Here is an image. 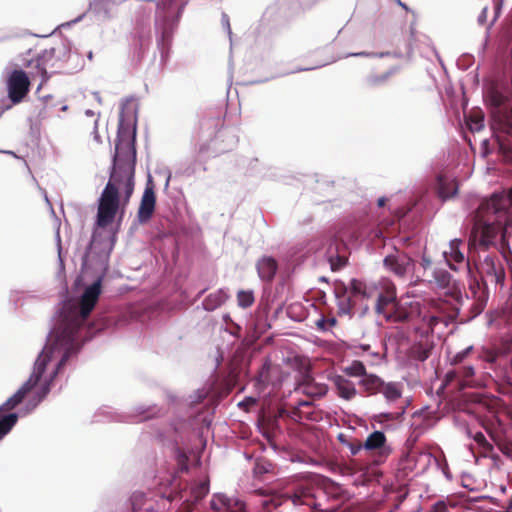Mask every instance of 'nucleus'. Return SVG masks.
Returning a JSON list of instances; mask_svg holds the SVG:
<instances>
[{
	"instance_id": "15",
	"label": "nucleus",
	"mask_w": 512,
	"mask_h": 512,
	"mask_svg": "<svg viewBox=\"0 0 512 512\" xmlns=\"http://www.w3.org/2000/svg\"><path fill=\"white\" fill-rule=\"evenodd\" d=\"M380 285L381 283L352 279L350 281V292L354 297L370 300L374 299L376 295H378Z\"/></svg>"
},
{
	"instance_id": "20",
	"label": "nucleus",
	"mask_w": 512,
	"mask_h": 512,
	"mask_svg": "<svg viewBox=\"0 0 512 512\" xmlns=\"http://www.w3.org/2000/svg\"><path fill=\"white\" fill-rule=\"evenodd\" d=\"M278 263L270 256H264L257 262L259 277L266 282H271L277 272Z\"/></svg>"
},
{
	"instance_id": "43",
	"label": "nucleus",
	"mask_w": 512,
	"mask_h": 512,
	"mask_svg": "<svg viewBox=\"0 0 512 512\" xmlns=\"http://www.w3.org/2000/svg\"><path fill=\"white\" fill-rule=\"evenodd\" d=\"M196 502L194 500L186 499L180 506L177 512H191L195 507Z\"/></svg>"
},
{
	"instance_id": "60",
	"label": "nucleus",
	"mask_w": 512,
	"mask_h": 512,
	"mask_svg": "<svg viewBox=\"0 0 512 512\" xmlns=\"http://www.w3.org/2000/svg\"><path fill=\"white\" fill-rule=\"evenodd\" d=\"M503 0H499L498 3L496 4V7H499L501 4H502Z\"/></svg>"
},
{
	"instance_id": "22",
	"label": "nucleus",
	"mask_w": 512,
	"mask_h": 512,
	"mask_svg": "<svg viewBox=\"0 0 512 512\" xmlns=\"http://www.w3.org/2000/svg\"><path fill=\"white\" fill-rule=\"evenodd\" d=\"M50 361V355L43 351L39 357L37 358L35 364H34V370L30 376V378L25 382L28 386H30L32 389L38 384L40 381L43 373L46 370V366L48 362Z\"/></svg>"
},
{
	"instance_id": "37",
	"label": "nucleus",
	"mask_w": 512,
	"mask_h": 512,
	"mask_svg": "<svg viewBox=\"0 0 512 512\" xmlns=\"http://www.w3.org/2000/svg\"><path fill=\"white\" fill-rule=\"evenodd\" d=\"M328 260L333 271L340 270L347 264V258L344 255H330Z\"/></svg>"
},
{
	"instance_id": "31",
	"label": "nucleus",
	"mask_w": 512,
	"mask_h": 512,
	"mask_svg": "<svg viewBox=\"0 0 512 512\" xmlns=\"http://www.w3.org/2000/svg\"><path fill=\"white\" fill-rule=\"evenodd\" d=\"M209 492L208 481H201L191 487L190 498L196 503L202 500Z\"/></svg>"
},
{
	"instance_id": "3",
	"label": "nucleus",
	"mask_w": 512,
	"mask_h": 512,
	"mask_svg": "<svg viewBox=\"0 0 512 512\" xmlns=\"http://www.w3.org/2000/svg\"><path fill=\"white\" fill-rule=\"evenodd\" d=\"M101 294V279L88 286L80 299L79 306L75 304L64 305L60 320L55 328V338L61 345L72 344L80 327L84 324L95 307Z\"/></svg>"
},
{
	"instance_id": "59",
	"label": "nucleus",
	"mask_w": 512,
	"mask_h": 512,
	"mask_svg": "<svg viewBox=\"0 0 512 512\" xmlns=\"http://www.w3.org/2000/svg\"><path fill=\"white\" fill-rule=\"evenodd\" d=\"M247 402H248V403H255V399H253V398H248V399H247Z\"/></svg>"
},
{
	"instance_id": "30",
	"label": "nucleus",
	"mask_w": 512,
	"mask_h": 512,
	"mask_svg": "<svg viewBox=\"0 0 512 512\" xmlns=\"http://www.w3.org/2000/svg\"><path fill=\"white\" fill-rule=\"evenodd\" d=\"M467 125L471 132H479L484 127V116L480 110L471 112L467 118Z\"/></svg>"
},
{
	"instance_id": "26",
	"label": "nucleus",
	"mask_w": 512,
	"mask_h": 512,
	"mask_svg": "<svg viewBox=\"0 0 512 512\" xmlns=\"http://www.w3.org/2000/svg\"><path fill=\"white\" fill-rule=\"evenodd\" d=\"M386 443V436L382 431H374L363 443V449L366 451H379L381 452Z\"/></svg>"
},
{
	"instance_id": "39",
	"label": "nucleus",
	"mask_w": 512,
	"mask_h": 512,
	"mask_svg": "<svg viewBox=\"0 0 512 512\" xmlns=\"http://www.w3.org/2000/svg\"><path fill=\"white\" fill-rule=\"evenodd\" d=\"M474 440L485 453H490L493 451V445L487 441L485 435L482 432H477L474 435Z\"/></svg>"
},
{
	"instance_id": "33",
	"label": "nucleus",
	"mask_w": 512,
	"mask_h": 512,
	"mask_svg": "<svg viewBox=\"0 0 512 512\" xmlns=\"http://www.w3.org/2000/svg\"><path fill=\"white\" fill-rule=\"evenodd\" d=\"M255 297L251 290H240L237 293L238 305L242 308H248L253 305Z\"/></svg>"
},
{
	"instance_id": "50",
	"label": "nucleus",
	"mask_w": 512,
	"mask_h": 512,
	"mask_svg": "<svg viewBox=\"0 0 512 512\" xmlns=\"http://www.w3.org/2000/svg\"><path fill=\"white\" fill-rule=\"evenodd\" d=\"M326 324H327L328 329L335 327L337 325V319L333 316L326 318Z\"/></svg>"
},
{
	"instance_id": "56",
	"label": "nucleus",
	"mask_w": 512,
	"mask_h": 512,
	"mask_svg": "<svg viewBox=\"0 0 512 512\" xmlns=\"http://www.w3.org/2000/svg\"><path fill=\"white\" fill-rule=\"evenodd\" d=\"M385 202H386V198L381 197L378 199L377 204L379 207H383L385 205Z\"/></svg>"
},
{
	"instance_id": "57",
	"label": "nucleus",
	"mask_w": 512,
	"mask_h": 512,
	"mask_svg": "<svg viewBox=\"0 0 512 512\" xmlns=\"http://www.w3.org/2000/svg\"><path fill=\"white\" fill-rule=\"evenodd\" d=\"M176 497H177V495H172L171 494V495L168 496V500L169 501H173L174 499H176Z\"/></svg>"
},
{
	"instance_id": "53",
	"label": "nucleus",
	"mask_w": 512,
	"mask_h": 512,
	"mask_svg": "<svg viewBox=\"0 0 512 512\" xmlns=\"http://www.w3.org/2000/svg\"><path fill=\"white\" fill-rule=\"evenodd\" d=\"M214 121H215V126H216V127H219V128H221V127L223 126V124H224V119H222V118H220V117H218V118H217V119H215Z\"/></svg>"
},
{
	"instance_id": "25",
	"label": "nucleus",
	"mask_w": 512,
	"mask_h": 512,
	"mask_svg": "<svg viewBox=\"0 0 512 512\" xmlns=\"http://www.w3.org/2000/svg\"><path fill=\"white\" fill-rule=\"evenodd\" d=\"M433 349L434 342L427 338L425 340L419 341L412 347L411 356L415 360L423 362L430 357Z\"/></svg>"
},
{
	"instance_id": "49",
	"label": "nucleus",
	"mask_w": 512,
	"mask_h": 512,
	"mask_svg": "<svg viewBox=\"0 0 512 512\" xmlns=\"http://www.w3.org/2000/svg\"><path fill=\"white\" fill-rule=\"evenodd\" d=\"M459 377V372L458 370L457 371H449L447 374H446V380L447 382H451L453 381L454 379L458 378Z\"/></svg>"
},
{
	"instance_id": "19",
	"label": "nucleus",
	"mask_w": 512,
	"mask_h": 512,
	"mask_svg": "<svg viewBox=\"0 0 512 512\" xmlns=\"http://www.w3.org/2000/svg\"><path fill=\"white\" fill-rule=\"evenodd\" d=\"M433 279L439 289H448L447 294L453 296L455 299L460 297V291L457 290L455 284H452L451 275L448 271L445 269H435Z\"/></svg>"
},
{
	"instance_id": "48",
	"label": "nucleus",
	"mask_w": 512,
	"mask_h": 512,
	"mask_svg": "<svg viewBox=\"0 0 512 512\" xmlns=\"http://www.w3.org/2000/svg\"><path fill=\"white\" fill-rule=\"evenodd\" d=\"M471 348H468L467 350L461 352V353H458L457 355H455L454 357V362L455 363H460L463 361L464 357L466 356V354L468 353V351L470 350Z\"/></svg>"
},
{
	"instance_id": "18",
	"label": "nucleus",
	"mask_w": 512,
	"mask_h": 512,
	"mask_svg": "<svg viewBox=\"0 0 512 512\" xmlns=\"http://www.w3.org/2000/svg\"><path fill=\"white\" fill-rule=\"evenodd\" d=\"M462 245V240L453 239L450 241L449 250L444 251L443 253L447 263L453 270H457L455 264H463L468 266V262H465V256L463 252L460 250V246Z\"/></svg>"
},
{
	"instance_id": "45",
	"label": "nucleus",
	"mask_w": 512,
	"mask_h": 512,
	"mask_svg": "<svg viewBox=\"0 0 512 512\" xmlns=\"http://www.w3.org/2000/svg\"><path fill=\"white\" fill-rule=\"evenodd\" d=\"M315 325L319 331H327L328 330V327L326 324V318L324 316H322L321 318L316 320Z\"/></svg>"
},
{
	"instance_id": "27",
	"label": "nucleus",
	"mask_w": 512,
	"mask_h": 512,
	"mask_svg": "<svg viewBox=\"0 0 512 512\" xmlns=\"http://www.w3.org/2000/svg\"><path fill=\"white\" fill-rule=\"evenodd\" d=\"M380 394H382L387 401L394 402L402 396V385L398 382L386 383L384 381L380 390Z\"/></svg>"
},
{
	"instance_id": "1",
	"label": "nucleus",
	"mask_w": 512,
	"mask_h": 512,
	"mask_svg": "<svg viewBox=\"0 0 512 512\" xmlns=\"http://www.w3.org/2000/svg\"><path fill=\"white\" fill-rule=\"evenodd\" d=\"M135 136V124L132 125L123 118L120 119L113 157L114 167L98 204L97 225L99 227L105 228L112 224L121 205V200L122 205L126 206L133 194V174L119 163L129 164L135 161Z\"/></svg>"
},
{
	"instance_id": "40",
	"label": "nucleus",
	"mask_w": 512,
	"mask_h": 512,
	"mask_svg": "<svg viewBox=\"0 0 512 512\" xmlns=\"http://www.w3.org/2000/svg\"><path fill=\"white\" fill-rule=\"evenodd\" d=\"M311 402L310 401H307V400H303V401H299L297 406H294L291 410V417L293 419H297V420H300L303 418V411H302V407H310L311 406Z\"/></svg>"
},
{
	"instance_id": "54",
	"label": "nucleus",
	"mask_w": 512,
	"mask_h": 512,
	"mask_svg": "<svg viewBox=\"0 0 512 512\" xmlns=\"http://www.w3.org/2000/svg\"><path fill=\"white\" fill-rule=\"evenodd\" d=\"M268 422H269V423H268V424H269V428L274 429V428L276 427V424H277V419H276V418H274V419H269V421H268Z\"/></svg>"
},
{
	"instance_id": "61",
	"label": "nucleus",
	"mask_w": 512,
	"mask_h": 512,
	"mask_svg": "<svg viewBox=\"0 0 512 512\" xmlns=\"http://www.w3.org/2000/svg\"><path fill=\"white\" fill-rule=\"evenodd\" d=\"M284 412H285V410H284V409H281V410L279 411V415H280V416H282Z\"/></svg>"
},
{
	"instance_id": "36",
	"label": "nucleus",
	"mask_w": 512,
	"mask_h": 512,
	"mask_svg": "<svg viewBox=\"0 0 512 512\" xmlns=\"http://www.w3.org/2000/svg\"><path fill=\"white\" fill-rule=\"evenodd\" d=\"M312 495L310 494L309 490L308 489H300L298 491H296L293 495H292V501L295 503V504H306V505H309V498L311 497Z\"/></svg>"
},
{
	"instance_id": "21",
	"label": "nucleus",
	"mask_w": 512,
	"mask_h": 512,
	"mask_svg": "<svg viewBox=\"0 0 512 512\" xmlns=\"http://www.w3.org/2000/svg\"><path fill=\"white\" fill-rule=\"evenodd\" d=\"M333 383L337 389L338 396L345 400H351L357 395L355 384L342 375H336Z\"/></svg>"
},
{
	"instance_id": "6",
	"label": "nucleus",
	"mask_w": 512,
	"mask_h": 512,
	"mask_svg": "<svg viewBox=\"0 0 512 512\" xmlns=\"http://www.w3.org/2000/svg\"><path fill=\"white\" fill-rule=\"evenodd\" d=\"M66 51L65 45L45 49L41 53L33 55L24 65L36 68L39 75L47 78L48 73H56L57 69L60 68V56H64Z\"/></svg>"
},
{
	"instance_id": "42",
	"label": "nucleus",
	"mask_w": 512,
	"mask_h": 512,
	"mask_svg": "<svg viewBox=\"0 0 512 512\" xmlns=\"http://www.w3.org/2000/svg\"><path fill=\"white\" fill-rule=\"evenodd\" d=\"M426 512H449V505L446 500H439L432 504Z\"/></svg>"
},
{
	"instance_id": "10",
	"label": "nucleus",
	"mask_w": 512,
	"mask_h": 512,
	"mask_svg": "<svg viewBox=\"0 0 512 512\" xmlns=\"http://www.w3.org/2000/svg\"><path fill=\"white\" fill-rule=\"evenodd\" d=\"M156 207L155 185L151 177L146 183L137 212L139 223H147L153 216Z\"/></svg>"
},
{
	"instance_id": "28",
	"label": "nucleus",
	"mask_w": 512,
	"mask_h": 512,
	"mask_svg": "<svg viewBox=\"0 0 512 512\" xmlns=\"http://www.w3.org/2000/svg\"><path fill=\"white\" fill-rule=\"evenodd\" d=\"M313 379L306 375L303 379L301 387H303V392L307 395L311 396H323L327 392V386L324 384H312Z\"/></svg>"
},
{
	"instance_id": "4",
	"label": "nucleus",
	"mask_w": 512,
	"mask_h": 512,
	"mask_svg": "<svg viewBox=\"0 0 512 512\" xmlns=\"http://www.w3.org/2000/svg\"><path fill=\"white\" fill-rule=\"evenodd\" d=\"M487 102L490 106L492 128L494 130L510 133L512 131V101L498 89H491Z\"/></svg>"
},
{
	"instance_id": "12",
	"label": "nucleus",
	"mask_w": 512,
	"mask_h": 512,
	"mask_svg": "<svg viewBox=\"0 0 512 512\" xmlns=\"http://www.w3.org/2000/svg\"><path fill=\"white\" fill-rule=\"evenodd\" d=\"M384 266L399 278H404L413 267V260L404 252L396 251L383 260Z\"/></svg>"
},
{
	"instance_id": "32",
	"label": "nucleus",
	"mask_w": 512,
	"mask_h": 512,
	"mask_svg": "<svg viewBox=\"0 0 512 512\" xmlns=\"http://www.w3.org/2000/svg\"><path fill=\"white\" fill-rule=\"evenodd\" d=\"M391 74L390 71L381 74H371L366 78V85L370 88L378 87L386 83Z\"/></svg>"
},
{
	"instance_id": "9",
	"label": "nucleus",
	"mask_w": 512,
	"mask_h": 512,
	"mask_svg": "<svg viewBox=\"0 0 512 512\" xmlns=\"http://www.w3.org/2000/svg\"><path fill=\"white\" fill-rule=\"evenodd\" d=\"M421 316V306L419 302H396L391 311L386 314V321L392 323H406Z\"/></svg>"
},
{
	"instance_id": "47",
	"label": "nucleus",
	"mask_w": 512,
	"mask_h": 512,
	"mask_svg": "<svg viewBox=\"0 0 512 512\" xmlns=\"http://www.w3.org/2000/svg\"><path fill=\"white\" fill-rule=\"evenodd\" d=\"M136 110H137V104L133 100L127 101L123 107V111H136Z\"/></svg>"
},
{
	"instance_id": "13",
	"label": "nucleus",
	"mask_w": 512,
	"mask_h": 512,
	"mask_svg": "<svg viewBox=\"0 0 512 512\" xmlns=\"http://www.w3.org/2000/svg\"><path fill=\"white\" fill-rule=\"evenodd\" d=\"M284 375L279 365H274L266 361L258 373L257 382L263 386L279 387L283 381Z\"/></svg>"
},
{
	"instance_id": "11",
	"label": "nucleus",
	"mask_w": 512,
	"mask_h": 512,
	"mask_svg": "<svg viewBox=\"0 0 512 512\" xmlns=\"http://www.w3.org/2000/svg\"><path fill=\"white\" fill-rule=\"evenodd\" d=\"M375 311L377 314H381L386 317L393 304L397 302L396 287L393 283L384 281L378 289V295H376Z\"/></svg>"
},
{
	"instance_id": "35",
	"label": "nucleus",
	"mask_w": 512,
	"mask_h": 512,
	"mask_svg": "<svg viewBox=\"0 0 512 512\" xmlns=\"http://www.w3.org/2000/svg\"><path fill=\"white\" fill-rule=\"evenodd\" d=\"M274 465L265 459H257L254 466V474L256 476H262L266 473L272 472Z\"/></svg>"
},
{
	"instance_id": "7",
	"label": "nucleus",
	"mask_w": 512,
	"mask_h": 512,
	"mask_svg": "<svg viewBox=\"0 0 512 512\" xmlns=\"http://www.w3.org/2000/svg\"><path fill=\"white\" fill-rule=\"evenodd\" d=\"M31 390L32 388L24 383L15 394L0 406V440L11 431L18 421L16 413L6 414L5 412L18 406Z\"/></svg>"
},
{
	"instance_id": "2",
	"label": "nucleus",
	"mask_w": 512,
	"mask_h": 512,
	"mask_svg": "<svg viewBox=\"0 0 512 512\" xmlns=\"http://www.w3.org/2000/svg\"><path fill=\"white\" fill-rule=\"evenodd\" d=\"M499 234L503 241L512 236V188L508 192L494 193L479 205L474 216L469 247L487 249L495 244Z\"/></svg>"
},
{
	"instance_id": "52",
	"label": "nucleus",
	"mask_w": 512,
	"mask_h": 512,
	"mask_svg": "<svg viewBox=\"0 0 512 512\" xmlns=\"http://www.w3.org/2000/svg\"><path fill=\"white\" fill-rule=\"evenodd\" d=\"M67 359H68V352H66V353L63 355L62 359H61V360H60V362L58 363L57 370H59V369H60V367H61V366H63V365L65 364V362L67 361Z\"/></svg>"
},
{
	"instance_id": "8",
	"label": "nucleus",
	"mask_w": 512,
	"mask_h": 512,
	"mask_svg": "<svg viewBox=\"0 0 512 512\" xmlns=\"http://www.w3.org/2000/svg\"><path fill=\"white\" fill-rule=\"evenodd\" d=\"M30 85V79L23 70L15 69L9 74L6 87L8 98L13 105L21 103L26 98Z\"/></svg>"
},
{
	"instance_id": "23",
	"label": "nucleus",
	"mask_w": 512,
	"mask_h": 512,
	"mask_svg": "<svg viewBox=\"0 0 512 512\" xmlns=\"http://www.w3.org/2000/svg\"><path fill=\"white\" fill-rule=\"evenodd\" d=\"M347 288L343 285L341 289L335 291V295L338 298L337 303V314L339 316H352L354 303L351 297L346 296Z\"/></svg>"
},
{
	"instance_id": "51",
	"label": "nucleus",
	"mask_w": 512,
	"mask_h": 512,
	"mask_svg": "<svg viewBox=\"0 0 512 512\" xmlns=\"http://www.w3.org/2000/svg\"><path fill=\"white\" fill-rule=\"evenodd\" d=\"M49 385L46 384L42 389H41V394L39 396V401H41L48 393H49Z\"/></svg>"
},
{
	"instance_id": "24",
	"label": "nucleus",
	"mask_w": 512,
	"mask_h": 512,
	"mask_svg": "<svg viewBox=\"0 0 512 512\" xmlns=\"http://www.w3.org/2000/svg\"><path fill=\"white\" fill-rule=\"evenodd\" d=\"M383 382L384 380L379 376L368 373L364 378L359 380L358 384L368 395H376L380 393Z\"/></svg>"
},
{
	"instance_id": "17",
	"label": "nucleus",
	"mask_w": 512,
	"mask_h": 512,
	"mask_svg": "<svg viewBox=\"0 0 512 512\" xmlns=\"http://www.w3.org/2000/svg\"><path fill=\"white\" fill-rule=\"evenodd\" d=\"M458 192V182L455 177L439 174L437 177V193L438 196L443 199H449L454 197Z\"/></svg>"
},
{
	"instance_id": "14",
	"label": "nucleus",
	"mask_w": 512,
	"mask_h": 512,
	"mask_svg": "<svg viewBox=\"0 0 512 512\" xmlns=\"http://www.w3.org/2000/svg\"><path fill=\"white\" fill-rule=\"evenodd\" d=\"M211 508L217 512H246L245 503L237 498L218 494L211 500Z\"/></svg>"
},
{
	"instance_id": "41",
	"label": "nucleus",
	"mask_w": 512,
	"mask_h": 512,
	"mask_svg": "<svg viewBox=\"0 0 512 512\" xmlns=\"http://www.w3.org/2000/svg\"><path fill=\"white\" fill-rule=\"evenodd\" d=\"M405 413V408L403 407L400 411L396 412H388V413H381L379 417L381 418V421H397L400 420Z\"/></svg>"
},
{
	"instance_id": "5",
	"label": "nucleus",
	"mask_w": 512,
	"mask_h": 512,
	"mask_svg": "<svg viewBox=\"0 0 512 512\" xmlns=\"http://www.w3.org/2000/svg\"><path fill=\"white\" fill-rule=\"evenodd\" d=\"M429 307V314L422 316V322L426 327V334L433 333L434 328L440 322L446 325L449 321L457 318L459 309L450 305L447 301L442 299H429L426 301Z\"/></svg>"
},
{
	"instance_id": "46",
	"label": "nucleus",
	"mask_w": 512,
	"mask_h": 512,
	"mask_svg": "<svg viewBox=\"0 0 512 512\" xmlns=\"http://www.w3.org/2000/svg\"><path fill=\"white\" fill-rule=\"evenodd\" d=\"M362 449H363V443H361L360 441H358L357 443L350 444V451H351L352 455H356Z\"/></svg>"
},
{
	"instance_id": "34",
	"label": "nucleus",
	"mask_w": 512,
	"mask_h": 512,
	"mask_svg": "<svg viewBox=\"0 0 512 512\" xmlns=\"http://www.w3.org/2000/svg\"><path fill=\"white\" fill-rule=\"evenodd\" d=\"M282 504V499L279 496H267L261 500V506L264 512H273Z\"/></svg>"
},
{
	"instance_id": "16",
	"label": "nucleus",
	"mask_w": 512,
	"mask_h": 512,
	"mask_svg": "<svg viewBox=\"0 0 512 512\" xmlns=\"http://www.w3.org/2000/svg\"><path fill=\"white\" fill-rule=\"evenodd\" d=\"M481 272L495 284L505 278L504 268L497 256H487L481 263Z\"/></svg>"
},
{
	"instance_id": "44",
	"label": "nucleus",
	"mask_w": 512,
	"mask_h": 512,
	"mask_svg": "<svg viewBox=\"0 0 512 512\" xmlns=\"http://www.w3.org/2000/svg\"><path fill=\"white\" fill-rule=\"evenodd\" d=\"M459 377L463 379L471 378L474 375V368L472 366L461 367L459 370Z\"/></svg>"
},
{
	"instance_id": "38",
	"label": "nucleus",
	"mask_w": 512,
	"mask_h": 512,
	"mask_svg": "<svg viewBox=\"0 0 512 512\" xmlns=\"http://www.w3.org/2000/svg\"><path fill=\"white\" fill-rule=\"evenodd\" d=\"M223 302L222 295L220 293L209 295L204 301V306L207 310H213Z\"/></svg>"
},
{
	"instance_id": "55",
	"label": "nucleus",
	"mask_w": 512,
	"mask_h": 512,
	"mask_svg": "<svg viewBox=\"0 0 512 512\" xmlns=\"http://www.w3.org/2000/svg\"><path fill=\"white\" fill-rule=\"evenodd\" d=\"M431 264V261L429 259H427L426 257H423L422 259V265L424 268H427L428 266H430Z\"/></svg>"
},
{
	"instance_id": "58",
	"label": "nucleus",
	"mask_w": 512,
	"mask_h": 512,
	"mask_svg": "<svg viewBox=\"0 0 512 512\" xmlns=\"http://www.w3.org/2000/svg\"><path fill=\"white\" fill-rule=\"evenodd\" d=\"M360 347H361V349H362V350H364V351H365V350H367V349H369V345H365V346H364V345H361Z\"/></svg>"
},
{
	"instance_id": "29",
	"label": "nucleus",
	"mask_w": 512,
	"mask_h": 512,
	"mask_svg": "<svg viewBox=\"0 0 512 512\" xmlns=\"http://www.w3.org/2000/svg\"><path fill=\"white\" fill-rule=\"evenodd\" d=\"M343 372L349 377L364 378L368 373L363 362L359 360L352 361L343 369Z\"/></svg>"
}]
</instances>
